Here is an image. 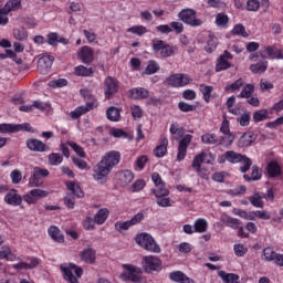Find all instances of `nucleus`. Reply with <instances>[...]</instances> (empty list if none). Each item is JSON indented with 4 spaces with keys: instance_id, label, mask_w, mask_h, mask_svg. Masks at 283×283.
Instances as JSON below:
<instances>
[{
    "instance_id": "1",
    "label": "nucleus",
    "mask_w": 283,
    "mask_h": 283,
    "mask_svg": "<svg viewBox=\"0 0 283 283\" xmlns=\"http://www.w3.org/2000/svg\"><path fill=\"white\" fill-rule=\"evenodd\" d=\"M118 163H120V153L116 150L106 153L102 160L94 166L93 179L103 185L106 182L108 174H112V169H114Z\"/></svg>"
},
{
    "instance_id": "2",
    "label": "nucleus",
    "mask_w": 283,
    "mask_h": 283,
    "mask_svg": "<svg viewBox=\"0 0 283 283\" xmlns=\"http://www.w3.org/2000/svg\"><path fill=\"white\" fill-rule=\"evenodd\" d=\"M136 244L145 249V251H150V253H160V245L156 242L154 237L147 232L138 233L135 238Z\"/></svg>"
},
{
    "instance_id": "3",
    "label": "nucleus",
    "mask_w": 283,
    "mask_h": 283,
    "mask_svg": "<svg viewBox=\"0 0 283 283\" xmlns=\"http://www.w3.org/2000/svg\"><path fill=\"white\" fill-rule=\"evenodd\" d=\"M226 158L228 163L232 165H238V163H243V166L240 168L241 174H247L251 169L253 165V160L247 157V155H242L240 153H235L233 150L226 151Z\"/></svg>"
},
{
    "instance_id": "4",
    "label": "nucleus",
    "mask_w": 283,
    "mask_h": 283,
    "mask_svg": "<svg viewBox=\"0 0 283 283\" xmlns=\"http://www.w3.org/2000/svg\"><path fill=\"white\" fill-rule=\"evenodd\" d=\"M60 271L63 272V277L66 280V282L70 283H78V279L83 275V268L76 266L74 263H64L60 265ZM74 271L75 275L72 273Z\"/></svg>"
},
{
    "instance_id": "5",
    "label": "nucleus",
    "mask_w": 283,
    "mask_h": 283,
    "mask_svg": "<svg viewBox=\"0 0 283 283\" xmlns=\"http://www.w3.org/2000/svg\"><path fill=\"white\" fill-rule=\"evenodd\" d=\"M178 17L182 23L191 28H200V25H202V20L196 18V10L193 9H182L178 13Z\"/></svg>"
},
{
    "instance_id": "6",
    "label": "nucleus",
    "mask_w": 283,
    "mask_h": 283,
    "mask_svg": "<svg viewBox=\"0 0 283 283\" xmlns=\"http://www.w3.org/2000/svg\"><path fill=\"white\" fill-rule=\"evenodd\" d=\"M124 269H126L128 273H122L119 275L123 282L143 283V276L140 275L143 272L140 269H136L134 265L129 264H124Z\"/></svg>"
},
{
    "instance_id": "7",
    "label": "nucleus",
    "mask_w": 283,
    "mask_h": 283,
    "mask_svg": "<svg viewBox=\"0 0 283 283\" xmlns=\"http://www.w3.org/2000/svg\"><path fill=\"white\" fill-rule=\"evenodd\" d=\"M17 132H32L30 124H0V134H17Z\"/></svg>"
},
{
    "instance_id": "8",
    "label": "nucleus",
    "mask_w": 283,
    "mask_h": 283,
    "mask_svg": "<svg viewBox=\"0 0 283 283\" xmlns=\"http://www.w3.org/2000/svg\"><path fill=\"white\" fill-rule=\"evenodd\" d=\"M144 271L146 273H154V271H160L163 266V261L154 255H148L143 258Z\"/></svg>"
},
{
    "instance_id": "9",
    "label": "nucleus",
    "mask_w": 283,
    "mask_h": 283,
    "mask_svg": "<svg viewBox=\"0 0 283 283\" xmlns=\"http://www.w3.org/2000/svg\"><path fill=\"white\" fill-rule=\"evenodd\" d=\"M167 83L170 87H185V85H189V83H191V78L187 74L177 73L170 75L167 78Z\"/></svg>"
},
{
    "instance_id": "10",
    "label": "nucleus",
    "mask_w": 283,
    "mask_h": 283,
    "mask_svg": "<svg viewBox=\"0 0 283 283\" xmlns=\"http://www.w3.org/2000/svg\"><path fill=\"white\" fill-rule=\"evenodd\" d=\"M118 92V81L112 76H107L104 81V94L107 98H112Z\"/></svg>"
},
{
    "instance_id": "11",
    "label": "nucleus",
    "mask_w": 283,
    "mask_h": 283,
    "mask_svg": "<svg viewBox=\"0 0 283 283\" xmlns=\"http://www.w3.org/2000/svg\"><path fill=\"white\" fill-rule=\"evenodd\" d=\"M54 64V56L53 55H43L38 60V70L40 74H48L50 69Z\"/></svg>"
},
{
    "instance_id": "12",
    "label": "nucleus",
    "mask_w": 283,
    "mask_h": 283,
    "mask_svg": "<svg viewBox=\"0 0 283 283\" xmlns=\"http://www.w3.org/2000/svg\"><path fill=\"white\" fill-rule=\"evenodd\" d=\"M191 135H185L182 139L179 142L178 146V154H177V160L180 163L181 160H185V157L187 156V149L189 145H191Z\"/></svg>"
},
{
    "instance_id": "13",
    "label": "nucleus",
    "mask_w": 283,
    "mask_h": 283,
    "mask_svg": "<svg viewBox=\"0 0 283 283\" xmlns=\"http://www.w3.org/2000/svg\"><path fill=\"white\" fill-rule=\"evenodd\" d=\"M150 191L157 198L158 207H171L169 198H167V196H169L168 189H160V190L151 189Z\"/></svg>"
},
{
    "instance_id": "14",
    "label": "nucleus",
    "mask_w": 283,
    "mask_h": 283,
    "mask_svg": "<svg viewBox=\"0 0 283 283\" xmlns=\"http://www.w3.org/2000/svg\"><path fill=\"white\" fill-rule=\"evenodd\" d=\"M4 202L10 207H20L21 202H23V197L18 195L17 189H11L4 196Z\"/></svg>"
},
{
    "instance_id": "15",
    "label": "nucleus",
    "mask_w": 283,
    "mask_h": 283,
    "mask_svg": "<svg viewBox=\"0 0 283 283\" xmlns=\"http://www.w3.org/2000/svg\"><path fill=\"white\" fill-rule=\"evenodd\" d=\"M27 147L28 149H30V151H39V153L50 151V147L45 145V143L35 138L28 139Z\"/></svg>"
},
{
    "instance_id": "16",
    "label": "nucleus",
    "mask_w": 283,
    "mask_h": 283,
    "mask_svg": "<svg viewBox=\"0 0 283 283\" xmlns=\"http://www.w3.org/2000/svg\"><path fill=\"white\" fill-rule=\"evenodd\" d=\"M254 140H258V135L251 132H247L239 138L238 147L241 149H244V147H251Z\"/></svg>"
},
{
    "instance_id": "17",
    "label": "nucleus",
    "mask_w": 283,
    "mask_h": 283,
    "mask_svg": "<svg viewBox=\"0 0 283 283\" xmlns=\"http://www.w3.org/2000/svg\"><path fill=\"white\" fill-rule=\"evenodd\" d=\"M78 59L82 63H85V65H90L94 61V50L90 46H83L78 52Z\"/></svg>"
},
{
    "instance_id": "18",
    "label": "nucleus",
    "mask_w": 283,
    "mask_h": 283,
    "mask_svg": "<svg viewBox=\"0 0 283 283\" xmlns=\"http://www.w3.org/2000/svg\"><path fill=\"white\" fill-rule=\"evenodd\" d=\"M80 258L86 264H94L96 262V250L92 248L84 249L80 252Z\"/></svg>"
},
{
    "instance_id": "19",
    "label": "nucleus",
    "mask_w": 283,
    "mask_h": 283,
    "mask_svg": "<svg viewBox=\"0 0 283 283\" xmlns=\"http://www.w3.org/2000/svg\"><path fill=\"white\" fill-rule=\"evenodd\" d=\"M66 189L71 191V195L73 196V198H83L85 196V192H83V189H81V186L74 181H67Z\"/></svg>"
},
{
    "instance_id": "20",
    "label": "nucleus",
    "mask_w": 283,
    "mask_h": 283,
    "mask_svg": "<svg viewBox=\"0 0 283 283\" xmlns=\"http://www.w3.org/2000/svg\"><path fill=\"white\" fill-rule=\"evenodd\" d=\"M169 277L172 282L178 283H195L192 279H189L187 274L182 273L181 271H175L169 274Z\"/></svg>"
},
{
    "instance_id": "21",
    "label": "nucleus",
    "mask_w": 283,
    "mask_h": 283,
    "mask_svg": "<svg viewBox=\"0 0 283 283\" xmlns=\"http://www.w3.org/2000/svg\"><path fill=\"white\" fill-rule=\"evenodd\" d=\"M120 187H127L134 180V172L132 170H123L118 174Z\"/></svg>"
},
{
    "instance_id": "22",
    "label": "nucleus",
    "mask_w": 283,
    "mask_h": 283,
    "mask_svg": "<svg viewBox=\"0 0 283 283\" xmlns=\"http://www.w3.org/2000/svg\"><path fill=\"white\" fill-rule=\"evenodd\" d=\"M92 102H87L85 106H80L77 108H75L74 111H72L70 113L71 118H73L74 120H76V118H81V116H83V114H87V112H90V109H92Z\"/></svg>"
},
{
    "instance_id": "23",
    "label": "nucleus",
    "mask_w": 283,
    "mask_h": 283,
    "mask_svg": "<svg viewBox=\"0 0 283 283\" xmlns=\"http://www.w3.org/2000/svg\"><path fill=\"white\" fill-rule=\"evenodd\" d=\"M221 222L226 224V227H230V229H238L242 224L240 219L232 218L228 214H222L220 218Z\"/></svg>"
},
{
    "instance_id": "24",
    "label": "nucleus",
    "mask_w": 283,
    "mask_h": 283,
    "mask_svg": "<svg viewBox=\"0 0 283 283\" xmlns=\"http://www.w3.org/2000/svg\"><path fill=\"white\" fill-rule=\"evenodd\" d=\"M49 235L52 238V240H54V242H59L60 244H63V242H65V237L63 235V233H61V230L55 226H51L49 228Z\"/></svg>"
},
{
    "instance_id": "25",
    "label": "nucleus",
    "mask_w": 283,
    "mask_h": 283,
    "mask_svg": "<svg viewBox=\"0 0 283 283\" xmlns=\"http://www.w3.org/2000/svg\"><path fill=\"white\" fill-rule=\"evenodd\" d=\"M129 95L135 101H140V98H149V91L143 87L133 88V90H129Z\"/></svg>"
},
{
    "instance_id": "26",
    "label": "nucleus",
    "mask_w": 283,
    "mask_h": 283,
    "mask_svg": "<svg viewBox=\"0 0 283 283\" xmlns=\"http://www.w3.org/2000/svg\"><path fill=\"white\" fill-rule=\"evenodd\" d=\"M167 145H169V140L167 137H164L161 144L154 149L156 158H163L167 154Z\"/></svg>"
},
{
    "instance_id": "27",
    "label": "nucleus",
    "mask_w": 283,
    "mask_h": 283,
    "mask_svg": "<svg viewBox=\"0 0 283 283\" xmlns=\"http://www.w3.org/2000/svg\"><path fill=\"white\" fill-rule=\"evenodd\" d=\"M218 275L226 283H240L239 282L240 275H238V274L227 273L224 271H219Z\"/></svg>"
},
{
    "instance_id": "28",
    "label": "nucleus",
    "mask_w": 283,
    "mask_h": 283,
    "mask_svg": "<svg viewBox=\"0 0 283 283\" xmlns=\"http://www.w3.org/2000/svg\"><path fill=\"white\" fill-rule=\"evenodd\" d=\"M202 143H205L206 145H222V140H224V138H218L216 135L213 134H205L201 137Z\"/></svg>"
},
{
    "instance_id": "29",
    "label": "nucleus",
    "mask_w": 283,
    "mask_h": 283,
    "mask_svg": "<svg viewBox=\"0 0 283 283\" xmlns=\"http://www.w3.org/2000/svg\"><path fill=\"white\" fill-rule=\"evenodd\" d=\"M254 92H255V86L253 84H245L237 97L238 98H251V96H253Z\"/></svg>"
},
{
    "instance_id": "30",
    "label": "nucleus",
    "mask_w": 283,
    "mask_h": 283,
    "mask_svg": "<svg viewBox=\"0 0 283 283\" xmlns=\"http://www.w3.org/2000/svg\"><path fill=\"white\" fill-rule=\"evenodd\" d=\"M193 229L196 233H206L207 229H209V223L202 218L197 219Z\"/></svg>"
},
{
    "instance_id": "31",
    "label": "nucleus",
    "mask_w": 283,
    "mask_h": 283,
    "mask_svg": "<svg viewBox=\"0 0 283 283\" xmlns=\"http://www.w3.org/2000/svg\"><path fill=\"white\" fill-rule=\"evenodd\" d=\"M2 10L7 11L9 14L10 12H14L17 10H21V0H8L4 8Z\"/></svg>"
},
{
    "instance_id": "32",
    "label": "nucleus",
    "mask_w": 283,
    "mask_h": 283,
    "mask_svg": "<svg viewBox=\"0 0 283 283\" xmlns=\"http://www.w3.org/2000/svg\"><path fill=\"white\" fill-rule=\"evenodd\" d=\"M249 200L252 207H255L256 209H264V201L262 200L260 192H254L253 196L249 197Z\"/></svg>"
},
{
    "instance_id": "33",
    "label": "nucleus",
    "mask_w": 283,
    "mask_h": 283,
    "mask_svg": "<svg viewBox=\"0 0 283 283\" xmlns=\"http://www.w3.org/2000/svg\"><path fill=\"white\" fill-rule=\"evenodd\" d=\"M106 118L113 123H117V120L120 118V111L114 106L108 107L106 111Z\"/></svg>"
},
{
    "instance_id": "34",
    "label": "nucleus",
    "mask_w": 283,
    "mask_h": 283,
    "mask_svg": "<svg viewBox=\"0 0 283 283\" xmlns=\"http://www.w3.org/2000/svg\"><path fill=\"white\" fill-rule=\"evenodd\" d=\"M108 216H109V210L99 209L94 217V222H96V224H103L105 223V220H107Z\"/></svg>"
},
{
    "instance_id": "35",
    "label": "nucleus",
    "mask_w": 283,
    "mask_h": 283,
    "mask_svg": "<svg viewBox=\"0 0 283 283\" xmlns=\"http://www.w3.org/2000/svg\"><path fill=\"white\" fill-rule=\"evenodd\" d=\"M266 67H269L268 62H258L250 65V70L253 74H264Z\"/></svg>"
},
{
    "instance_id": "36",
    "label": "nucleus",
    "mask_w": 283,
    "mask_h": 283,
    "mask_svg": "<svg viewBox=\"0 0 283 283\" xmlns=\"http://www.w3.org/2000/svg\"><path fill=\"white\" fill-rule=\"evenodd\" d=\"M205 158H207V153L202 151L199 155L195 156L192 160V169H202V163H205Z\"/></svg>"
},
{
    "instance_id": "37",
    "label": "nucleus",
    "mask_w": 283,
    "mask_h": 283,
    "mask_svg": "<svg viewBox=\"0 0 283 283\" xmlns=\"http://www.w3.org/2000/svg\"><path fill=\"white\" fill-rule=\"evenodd\" d=\"M153 43V51L155 54H159L160 53V56H163V52H165V48L167 45V43H165V41L163 40H153L151 41Z\"/></svg>"
},
{
    "instance_id": "38",
    "label": "nucleus",
    "mask_w": 283,
    "mask_h": 283,
    "mask_svg": "<svg viewBox=\"0 0 283 283\" xmlns=\"http://www.w3.org/2000/svg\"><path fill=\"white\" fill-rule=\"evenodd\" d=\"M75 76H92L94 70L92 67L87 69L84 65H78L74 71Z\"/></svg>"
},
{
    "instance_id": "39",
    "label": "nucleus",
    "mask_w": 283,
    "mask_h": 283,
    "mask_svg": "<svg viewBox=\"0 0 283 283\" xmlns=\"http://www.w3.org/2000/svg\"><path fill=\"white\" fill-rule=\"evenodd\" d=\"M242 87H244V80L238 78L234 83L227 85L224 92H240Z\"/></svg>"
},
{
    "instance_id": "40",
    "label": "nucleus",
    "mask_w": 283,
    "mask_h": 283,
    "mask_svg": "<svg viewBox=\"0 0 283 283\" xmlns=\"http://www.w3.org/2000/svg\"><path fill=\"white\" fill-rule=\"evenodd\" d=\"M229 67H231V63H229L224 56H219L217 60L216 72H222L224 70H229Z\"/></svg>"
},
{
    "instance_id": "41",
    "label": "nucleus",
    "mask_w": 283,
    "mask_h": 283,
    "mask_svg": "<svg viewBox=\"0 0 283 283\" xmlns=\"http://www.w3.org/2000/svg\"><path fill=\"white\" fill-rule=\"evenodd\" d=\"M159 70H160V65L158 64V62H156L155 60H150L148 62V65L145 69V74L147 75L156 74V72H158Z\"/></svg>"
},
{
    "instance_id": "42",
    "label": "nucleus",
    "mask_w": 283,
    "mask_h": 283,
    "mask_svg": "<svg viewBox=\"0 0 283 283\" xmlns=\"http://www.w3.org/2000/svg\"><path fill=\"white\" fill-rule=\"evenodd\" d=\"M268 174L271 176V178H275L276 176H280L281 169L280 165L277 163L272 161L268 165Z\"/></svg>"
},
{
    "instance_id": "43",
    "label": "nucleus",
    "mask_w": 283,
    "mask_h": 283,
    "mask_svg": "<svg viewBox=\"0 0 283 283\" xmlns=\"http://www.w3.org/2000/svg\"><path fill=\"white\" fill-rule=\"evenodd\" d=\"M263 256L265 259V262H275L277 252L273 251V248L268 247L263 250Z\"/></svg>"
},
{
    "instance_id": "44",
    "label": "nucleus",
    "mask_w": 283,
    "mask_h": 283,
    "mask_svg": "<svg viewBox=\"0 0 283 283\" xmlns=\"http://www.w3.org/2000/svg\"><path fill=\"white\" fill-rule=\"evenodd\" d=\"M266 118H269V111L266 109H260L253 114L254 123H262V120H266Z\"/></svg>"
},
{
    "instance_id": "45",
    "label": "nucleus",
    "mask_w": 283,
    "mask_h": 283,
    "mask_svg": "<svg viewBox=\"0 0 283 283\" xmlns=\"http://www.w3.org/2000/svg\"><path fill=\"white\" fill-rule=\"evenodd\" d=\"M199 90L203 95V101H206V103H209V101H211V92H213V86H207L201 84Z\"/></svg>"
},
{
    "instance_id": "46",
    "label": "nucleus",
    "mask_w": 283,
    "mask_h": 283,
    "mask_svg": "<svg viewBox=\"0 0 283 283\" xmlns=\"http://www.w3.org/2000/svg\"><path fill=\"white\" fill-rule=\"evenodd\" d=\"M151 178H153V182L155 184V187H157V189H155V191H160V189H167L165 187V181H163V178L160 177V175L158 172H154Z\"/></svg>"
},
{
    "instance_id": "47",
    "label": "nucleus",
    "mask_w": 283,
    "mask_h": 283,
    "mask_svg": "<svg viewBox=\"0 0 283 283\" xmlns=\"http://www.w3.org/2000/svg\"><path fill=\"white\" fill-rule=\"evenodd\" d=\"M218 48V38L213 35H209V39L207 41L206 51L209 53L213 52Z\"/></svg>"
},
{
    "instance_id": "48",
    "label": "nucleus",
    "mask_w": 283,
    "mask_h": 283,
    "mask_svg": "<svg viewBox=\"0 0 283 283\" xmlns=\"http://www.w3.org/2000/svg\"><path fill=\"white\" fill-rule=\"evenodd\" d=\"M111 134L114 136V138H128V140H134V137L119 128H114Z\"/></svg>"
},
{
    "instance_id": "49",
    "label": "nucleus",
    "mask_w": 283,
    "mask_h": 283,
    "mask_svg": "<svg viewBox=\"0 0 283 283\" xmlns=\"http://www.w3.org/2000/svg\"><path fill=\"white\" fill-rule=\"evenodd\" d=\"M49 163L53 166L61 165L63 163V157L59 153H52L49 155Z\"/></svg>"
},
{
    "instance_id": "50",
    "label": "nucleus",
    "mask_w": 283,
    "mask_h": 283,
    "mask_svg": "<svg viewBox=\"0 0 283 283\" xmlns=\"http://www.w3.org/2000/svg\"><path fill=\"white\" fill-rule=\"evenodd\" d=\"M81 96H83V98L86 101V103H93L92 107H94V103L96 101V98H94V95H92V92H90V90L87 88H83L80 91Z\"/></svg>"
},
{
    "instance_id": "51",
    "label": "nucleus",
    "mask_w": 283,
    "mask_h": 283,
    "mask_svg": "<svg viewBox=\"0 0 283 283\" xmlns=\"http://www.w3.org/2000/svg\"><path fill=\"white\" fill-rule=\"evenodd\" d=\"M69 147H71L80 158H85V150H83V147H81L78 144L74 142H67Z\"/></svg>"
},
{
    "instance_id": "52",
    "label": "nucleus",
    "mask_w": 283,
    "mask_h": 283,
    "mask_svg": "<svg viewBox=\"0 0 283 283\" xmlns=\"http://www.w3.org/2000/svg\"><path fill=\"white\" fill-rule=\"evenodd\" d=\"M232 34H235L237 36H243V39H247V36H249V33H247V30L242 24L234 25V28L232 29Z\"/></svg>"
},
{
    "instance_id": "53",
    "label": "nucleus",
    "mask_w": 283,
    "mask_h": 283,
    "mask_svg": "<svg viewBox=\"0 0 283 283\" xmlns=\"http://www.w3.org/2000/svg\"><path fill=\"white\" fill-rule=\"evenodd\" d=\"M13 36L17 41H25L28 39V31L23 28L13 31Z\"/></svg>"
},
{
    "instance_id": "54",
    "label": "nucleus",
    "mask_w": 283,
    "mask_h": 283,
    "mask_svg": "<svg viewBox=\"0 0 283 283\" xmlns=\"http://www.w3.org/2000/svg\"><path fill=\"white\" fill-rule=\"evenodd\" d=\"M127 32H130V34H137V36H143V34H146L147 28L143 25L132 27Z\"/></svg>"
},
{
    "instance_id": "55",
    "label": "nucleus",
    "mask_w": 283,
    "mask_h": 283,
    "mask_svg": "<svg viewBox=\"0 0 283 283\" xmlns=\"http://www.w3.org/2000/svg\"><path fill=\"white\" fill-rule=\"evenodd\" d=\"M234 255H237L238 258H243V255H247V252L249 251V249H247L244 247V244H234Z\"/></svg>"
},
{
    "instance_id": "56",
    "label": "nucleus",
    "mask_w": 283,
    "mask_h": 283,
    "mask_svg": "<svg viewBox=\"0 0 283 283\" xmlns=\"http://www.w3.org/2000/svg\"><path fill=\"white\" fill-rule=\"evenodd\" d=\"M216 23H217V25L224 28V25H227V23H229V15H227L224 13H218L217 18H216Z\"/></svg>"
},
{
    "instance_id": "57",
    "label": "nucleus",
    "mask_w": 283,
    "mask_h": 283,
    "mask_svg": "<svg viewBox=\"0 0 283 283\" xmlns=\"http://www.w3.org/2000/svg\"><path fill=\"white\" fill-rule=\"evenodd\" d=\"M30 187H41L43 185V179L32 172V176L29 179Z\"/></svg>"
},
{
    "instance_id": "58",
    "label": "nucleus",
    "mask_w": 283,
    "mask_h": 283,
    "mask_svg": "<svg viewBox=\"0 0 283 283\" xmlns=\"http://www.w3.org/2000/svg\"><path fill=\"white\" fill-rule=\"evenodd\" d=\"M30 196L35 198V202H38L40 200V198H46L48 191L41 190V189H32L30 191Z\"/></svg>"
},
{
    "instance_id": "59",
    "label": "nucleus",
    "mask_w": 283,
    "mask_h": 283,
    "mask_svg": "<svg viewBox=\"0 0 283 283\" xmlns=\"http://www.w3.org/2000/svg\"><path fill=\"white\" fill-rule=\"evenodd\" d=\"M132 227V222L128 221H117L115 222V229L120 233V231H127Z\"/></svg>"
},
{
    "instance_id": "60",
    "label": "nucleus",
    "mask_w": 283,
    "mask_h": 283,
    "mask_svg": "<svg viewBox=\"0 0 283 283\" xmlns=\"http://www.w3.org/2000/svg\"><path fill=\"white\" fill-rule=\"evenodd\" d=\"M174 54H176V48L166 44L161 54V59H169V56H174Z\"/></svg>"
},
{
    "instance_id": "61",
    "label": "nucleus",
    "mask_w": 283,
    "mask_h": 283,
    "mask_svg": "<svg viewBox=\"0 0 283 283\" xmlns=\"http://www.w3.org/2000/svg\"><path fill=\"white\" fill-rule=\"evenodd\" d=\"M178 108L180 109V112H196V105H190L187 104L186 102H179L178 103Z\"/></svg>"
},
{
    "instance_id": "62",
    "label": "nucleus",
    "mask_w": 283,
    "mask_h": 283,
    "mask_svg": "<svg viewBox=\"0 0 283 283\" xmlns=\"http://www.w3.org/2000/svg\"><path fill=\"white\" fill-rule=\"evenodd\" d=\"M10 176L13 185H19V182H21V179L23 178L21 170L18 169H14Z\"/></svg>"
},
{
    "instance_id": "63",
    "label": "nucleus",
    "mask_w": 283,
    "mask_h": 283,
    "mask_svg": "<svg viewBox=\"0 0 283 283\" xmlns=\"http://www.w3.org/2000/svg\"><path fill=\"white\" fill-rule=\"evenodd\" d=\"M65 85H67V80L65 78H59L49 82V87H65Z\"/></svg>"
},
{
    "instance_id": "64",
    "label": "nucleus",
    "mask_w": 283,
    "mask_h": 283,
    "mask_svg": "<svg viewBox=\"0 0 283 283\" xmlns=\"http://www.w3.org/2000/svg\"><path fill=\"white\" fill-rule=\"evenodd\" d=\"M63 200H64V205H65V207H67V209H74V205H75L74 195L67 193V195L64 197Z\"/></svg>"
}]
</instances>
